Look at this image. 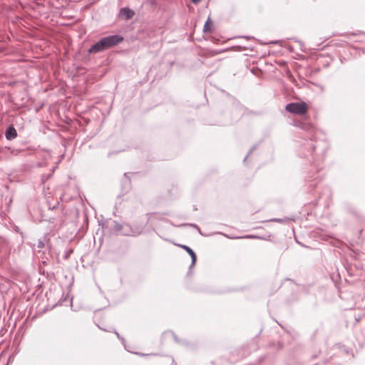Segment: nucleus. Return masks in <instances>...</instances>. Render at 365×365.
Segmentation results:
<instances>
[{
	"instance_id": "obj_4",
	"label": "nucleus",
	"mask_w": 365,
	"mask_h": 365,
	"mask_svg": "<svg viewBox=\"0 0 365 365\" xmlns=\"http://www.w3.org/2000/svg\"><path fill=\"white\" fill-rule=\"evenodd\" d=\"M120 14L125 19H131L133 16L134 12L132 10L129 9H123L120 11Z\"/></svg>"
},
{
	"instance_id": "obj_6",
	"label": "nucleus",
	"mask_w": 365,
	"mask_h": 365,
	"mask_svg": "<svg viewBox=\"0 0 365 365\" xmlns=\"http://www.w3.org/2000/svg\"><path fill=\"white\" fill-rule=\"evenodd\" d=\"M212 23L210 19H208L204 25V31L210 32L212 31Z\"/></svg>"
},
{
	"instance_id": "obj_3",
	"label": "nucleus",
	"mask_w": 365,
	"mask_h": 365,
	"mask_svg": "<svg viewBox=\"0 0 365 365\" xmlns=\"http://www.w3.org/2000/svg\"><path fill=\"white\" fill-rule=\"evenodd\" d=\"M5 135L6 139L11 140L17 136V132L14 127L11 126L6 130Z\"/></svg>"
},
{
	"instance_id": "obj_2",
	"label": "nucleus",
	"mask_w": 365,
	"mask_h": 365,
	"mask_svg": "<svg viewBox=\"0 0 365 365\" xmlns=\"http://www.w3.org/2000/svg\"><path fill=\"white\" fill-rule=\"evenodd\" d=\"M285 110L296 115H305L309 110V106L305 102L291 103L286 106Z\"/></svg>"
},
{
	"instance_id": "obj_8",
	"label": "nucleus",
	"mask_w": 365,
	"mask_h": 365,
	"mask_svg": "<svg viewBox=\"0 0 365 365\" xmlns=\"http://www.w3.org/2000/svg\"><path fill=\"white\" fill-rule=\"evenodd\" d=\"M245 237H247V238H255V236L249 235V236H246Z\"/></svg>"
},
{
	"instance_id": "obj_1",
	"label": "nucleus",
	"mask_w": 365,
	"mask_h": 365,
	"mask_svg": "<svg viewBox=\"0 0 365 365\" xmlns=\"http://www.w3.org/2000/svg\"><path fill=\"white\" fill-rule=\"evenodd\" d=\"M123 38L117 35L105 37L95 43L90 49V53H97L108 49L121 42Z\"/></svg>"
},
{
	"instance_id": "obj_5",
	"label": "nucleus",
	"mask_w": 365,
	"mask_h": 365,
	"mask_svg": "<svg viewBox=\"0 0 365 365\" xmlns=\"http://www.w3.org/2000/svg\"><path fill=\"white\" fill-rule=\"evenodd\" d=\"M180 247L182 249H184L188 253V255H190L191 256L192 260V264H195V261L197 259V257H196V255L195 254V252H193V250L186 245H180Z\"/></svg>"
},
{
	"instance_id": "obj_7",
	"label": "nucleus",
	"mask_w": 365,
	"mask_h": 365,
	"mask_svg": "<svg viewBox=\"0 0 365 365\" xmlns=\"http://www.w3.org/2000/svg\"><path fill=\"white\" fill-rule=\"evenodd\" d=\"M194 4L200 2L201 0H192Z\"/></svg>"
}]
</instances>
